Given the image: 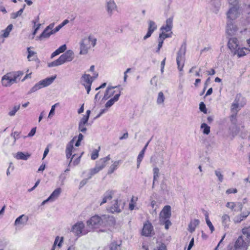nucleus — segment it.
Returning a JSON list of instances; mask_svg holds the SVG:
<instances>
[{"label":"nucleus","mask_w":250,"mask_h":250,"mask_svg":"<svg viewBox=\"0 0 250 250\" xmlns=\"http://www.w3.org/2000/svg\"><path fill=\"white\" fill-rule=\"evenodd\" d=\"M86 125H84L82 123H79V130L81 132L84 133L87 130L86 127L85 126Z\"/></svg>","instance_id":"09e8293b"},{"label":"nucleus","mask_w":250,"mask_h":250,"mask_svg":"<svg viewBox=\"0 0 250 250\" xmlns=\"http://www.w3.org/2000/svg\"><path fill=\"white\" fill-rule=\"evenodd\" d=\"M236 51H237V54L239 57H241L246 55L245 51L242 49H240L239 47L237 48Z\"/></svg>","instance_id":"5fc2aeb1"},{"label":"nucleus","mask_w":250,"mask_h":250,"mask_svg":"<svg viewBox=\"0 0 250 250\" xmlns=\"http://www.w3.org/2000/svg\"><path fill=\"white\" fill-rule=\"evenodd\" d=\"M226 207L231 210H233L235 207V204L234 202H228L226 204Z\"/></svg>","instance_id":"bf43d9fd"},{"label":"nucleus","mask_w":250,"mask_h":250,"mask_svg":"<svg viewBox=\"0 0 250 250\" xmlns=\"http://www.w3.org/2000/svg\"><path fill=\"white\" fill-rule=\"evenodd\" d=\"M74 58V54L71 50L66 51L62 54L57 60L48 63L49 67L59 66L64 63L66 62H71Z\"/></svg>","instance_id":"f03ea898"},{"label":"nucleus","mask_w":250,"mask_h":250,"mask_svg":"<svg viewBox=\"0 0 250 250\" xmlns=\"http://www.w3.org/2000/svg\"><path fill=\"white\" fill-rule=\"evenodd\" d=\"M153 226L150 223L145 224L144 225L142 234L145 236H149L153 230Z\"/></svg>","instance_id":"ddd939ff"},{"label":"nucleus","mask_w":250,"mask_h":250,"mask_svg":"<svg viewBox=\"0 0 250 250\" xmlns=\"http://www.w3.org/2000/svg\"><path fill=\"white\" fill-rule=\"evenodd\" d=\"M137 200V198H135V200H134V197H132L130 202L129 205V208L130 210H132L134 209L135 204H136V201Z\"/></svg>","instance_id":"c03bdc74"},{"label":"nucleus","mask_w":250,"mask_h":250,"mask_svg":"<svg viewBox=\"0 0 250 250\" xmlns=\"http://www.w3.org/2000/svg\"><path fill=\"white\" fill-rule=\"evenodd\" d=\"M28 220V217H26L24 214H22L18 217L14 223L15 226H18L20 225H24L26 223Z\"/></svg>","instance_id":"b1692460"},{"label":"nucleus","mask_w":250,"mask_h":250,"mask_svg":"<svg viewBox=\"0 0 250 250\" xmlns=\"http://www.w3.org/2000/svg\"><path fill=\"white\" fill-rule=\"evenodd\" d=\"M27 52L28 53V55L27 56V59H28V61H30V58L34 56L36 54V53L33 51L30 50V47L27 48Z\"/></svg>","instance_id":"8fccbe9b"},{"label":"nucleus","mask_w":250,"mask_h":250,"mask_svg":"<svg viewBox=\"0 0 250 250\" xmlns=\"http://www.w3.org/2000/svg\"><path fill=\"white\" fill-rule=\"evenodd\" d=\"M121 95V92L120 91L119 93L116 94L113 98H111L109 100H108L105 104L106 108L110 107L116 102L118 101L119 98Z\"/></svg>","instance_id":"aec40b11"},{"label":"nucleus","mask_w":250,"mask_h":250,"mask_svg":"<svg viewBox=\"0 0 250 250\" xmlns=\"http://www.w3.org/2000/svg\"><path fill=\"white\" fill-rule=\"evenodd\" d=\"M199 224V221L198 219H194L191 220L188 226V230L192 233L195 230L196 227L198 226Z\"/></svg>","instance_id":"5701e85b"},{"label":"nucleus","mask_w":250,"mask_h":250,"mask_svg":"<svg viewBox=\"0 0 250 250\" xmlns=\"http://www.w3.org/2000/svg\"><path fill=\"white\" fill-rule=\"evenodd\" d=\"M52 34H53L52 30L48 31L45 28L42 33L40 35V36L38 37L37 38L39 40H42L44 38H48Z\"/></svg>","instance_id":"7c9ffc66"},{"label":"nucleus","mask_w":250,"mask_h":250,"mask_svg":"<svg viewBox=\"0 0 250 250\" xmlns=\"http://www.w3.org/2000/svg\"><path fill=\"white\" fill-rule=\"evenodd\" d=\"M114 193V192L113 190L106 191L104 194L103 201L101 203L100 205H102V204L105 203L107 201V200H111L113 197Z\"/></svg>","instance_id":"6ab92c4d"},{"label":"nucleus","mask_w":250,"mask_h":250,"mask_svg":"<svg viewBox=\"0 0 250 250\" xmlns=\"http://www.w3.org/2000/svg\"><path fill=\"white\" fill-rule=\"evenodd\" d=\"M106 4L107 12L111 16L113 11L117 8L116 5L114 1H107Z\"/></svg>","instance_id":"412c9836"},{"label":"nucleus","mask_w":250,"mask_h":250,"mask_svg":"<svg viewBox=\"0 0 250 250\" xmlns=\"http://www.w3.org/2000/svg\"><path fill=\"white\" fill-rule=\"evenodd\" d=\"M98 151L96 149L94 150L91 154V159L95 160L98 157Z\"/></svg>","instance_id":"4d7b16f0"},{"label":"nucleus","mask_w":250,"mask_h":250,"mask_svg":"<svg viewBox=\"0 0 250 250\" xmlns=\"http://www.w3.org/2000/svg\"><path fill=\"white\" fill-rule=\"evenodd\" d=\"M89 118L87 116H83V117L81 119L79 123H82L84 125H86L87 124V122L88 121Z\"/></svg>","instance_id":"052dcab7"},{"label":"nucleus","mask_w":250,"mask_h":250,"mask_svg":"<svg viewBox=\"0 0 250 250\" xmlns=\"http://www.w3.org/2000/svg\"><path fill=\"white\" fill-rule=\"evenodd\" d=\"M76 137H74L67 145L65 151H68L69 152H72L74 148V144Z\"/></svg>","instance_id":"72a5a7b5"},{"label":"nucleus","mask_w":250,"mask_h":250,"mask_svg":"<svg viewBox=\"0 0 250 250\" xmlns=\"http://www.w3.org/2000/svg\"><path fill=\"white\" fill-rule=\"evenodd\" d=\"M199 108H200V110L201 111H202L204 113H207V108H206V105L204 104L203 102H201L200 104Z\"/></svg>","instance_id":"603ef678"},{"label":"nucleus","mask_w":250,"mask_h":250,"mask_svg":"<svg viewBox=\"0 0 250 250\" xmlns=\"http://www.w3.org/2000/svg\"><path fill=\"white\" fill-rule=\"evenodd\" d=\"M100 170H101L99 168V167L96 166H95L94 168L91 169L89 173L90 175L88 177V179H90L93 175L97 173Z\"/></svg>","instance_id":"a18cd8bd"},{"label":"nucleus","mask_w":250,"mask_h":250,"mask_svg":"<svg viewBox=\"0 0 250 250\" xmlns=\"http://www.w3.org/2000/svg\"><path fill=\"white\" fill-rule=\"evenodd\" d=\"M250 213V211H247L246 212H243L241 214L236 216L234 218V221L236 223H240L242 221L244 220Z\"/></svg>","instance_id":"393cba45"},{"label":"nucleus","mask_w":250,"mask_h":250,"mask_svg":"<svg viewBox=\"0 0 250 250\" xmlns=\"http://www.w3.org/2000/svg\"><path fill=\"white\" fill-rule=\"evenodd\" d=\"M215 175L218 177V180L220 182H222L223 180V175L222 174L221 171L219 170L215 171Z\"/></svg>","instance_id":"de8ad7c7"},{"label":"nucleus","mask_w":250,"mask_h":250,"mask_svg":"<svg viewBox=\"0 0 250 250\" xmlns=\"http://www.w3.org/2000/svg\"><path fill=\"white\" fill-rule=\"evenodd\" d=\"M237 29L238 28L236 25L234 24V21H227L226 32L228 35L230 36H232L234 35L236 31H237Z\"/></svg>","instance_id":"9d476101"},{"label":"nucleus","mask_w":250,"mask_h":250,"mask_svg":"<svg viewBox=\"0 0 250 250\" xmlns=\"http://www.w3.org/2000/svg\"><path fill=\"white\" fill-rule=\"evenodd\" d=\"M83 135L81 133H80L78 135V140L75 144L76 146H80L81 142L83 139Z\"/></svg>","instance_id":"3c124183"},{"label":"nucleus","mask_w":250,"mask_h":250,"mask_svg":"<svg viewBox=\"0 0 250 250\" xmlns=\"http://www.w3.org/2000/svg\"><path fill=\"white\" fill-rule=\"evenodd\" d=\"M36 127H34L33 128L31 131H30V132L28 133V137H32L33 136H34L36 133Z\"/></svg>","instance_id":"774afa93"},{"label":"nucleus","mask_w":250,"mask_h":250,"mask_svg":"<svg viewBox=\"0 0 250 250\" xmlns=\"http://www.w3.org/2000/svg\"><path fill=\"white\" fill-rule=\"evenodd\" d=\"M120 249V245L115 243H112L110 245V250H119Z\"/></svg>","instance_id":"864d4df0"},{"label":"nucleus","mask_w":250,"mask_h":250,"mask_svg":"<svg viewBox=\"0 0 250 250\" xmlns=\"http://www.w3.org/2000/svg\"><path fill=\"white\" fill-rule=\"evenodd\" d=\"M103 216L100 217L97 215L92 216L86 222L87 226L91 229L98 228L103 225Z\"/></svg>","instance_id":"423d86ee"},{"label":"nucleus","mask_w":250,"mask_h":250,"mask_svg":"<svg viewBox=\"0 0 250 250\" xmlns=\"http://www.w3.org/2000/svg\"><path fill=\"white\" fill-rule=\"evenodd\" d=\"M172 22H173V18L170 17L168 18L166 21V24L165 25H163L161 28V30L163 32L165 31L166 32H169L171 31L172 28Z\"/></svg>","instance_id":"4468645a"},{"label":"nucleus","mask_w":250,"mask_h":250,"mask_svg":"<svg viewBox=\"0 0 250 250\" xmlns=\"http://www.w3.org/2000/svg\"><path fill=\"white\" fill-rule=\"evenodd\" d=\"M66 49V46L65 44H63L59 47V48L57 49V50L60 52V53H61L63 52Z\"/></svg>","instance_id":"0e129e2a"},{"label":"nucleus","mask_w":250,"mask_h":250,"mask_svg":"<svg viewBox=\"0 0 250 250\" xmlns=\"http://www.w3.org/2000/svg\"><path fill=\"white\" fill-rule=\"evenodd\" d=\"M84 228V224L83 222H79L73 226L71 231L76 235H80V234L85 235L90 231L88 230H85Z\"/></svg>","instance_id":"0eeeda50"},{"label":"nucleus","mask_w":250,"mask_h":250,"mask_svg":"<svg viewBox=\"0 0 250 250\" xmlns=\"http://www.w3.org/2000/svg\"><path fill=\"white\" fill-rule=\"evenodd\" d=\"M165 96L162 92H160L158 93V96L157 100V103L159 104H163L164 102Z\"/></svg>","instance_id":"79ce46f5"},{"label":"nucleus","mask_w":250,"mask_h":250,"mask_svg":"<svg viewBox=\"0 0 250 250\" xmlns=\"http://www.w3.org/2000/svg\"><path fill=\"white\" fill-rule=\"evenodd\" d=\"M116 87L111 86L108 87L105 91L103 97V100H106L110 97L113 96L115 92V91L113 90Z\"/></svg>","instance_id":"4be33fe9"},{"label":"nucleus","mask_w":250,"mask_h":250,"mask_svg":"<svg viewBox=\"0 0 250 250\" xmlns=\"http://www.w3.org/2000/svg\"><path fill=\"white\" fill-rule=\"evenodd\" d=\"M201 128L203 129L204 134L208 135L210 133V127L206 123H203L201 125Z\"/></svg>","instance_id":"4c0bfd02"},{"label":"nucleus","mask_w":250,"mask_h":250,"mask_svg":"<svg viewBox=\"0 0 250 250\" xmlns=\"http://www.w3.org/2000/svg\"><path fill=\"white\" fill-rule=\"evenodd\" d=\"M30 156L28 153H24L22 152H18L15 157L18 160H27Z\"/></svg>","instance_id":"c85d7f7f"},{"label":"nucleus","mask_w":250,"mask_h":250,"mask_svg":"<svg viewBox=\"0 0 250 250\" xmlns=\"http://www.w3.org/2000/svg\"><path fill=\"white\" fill-rule=\"evenodd\" d=\"M103 219L104 220L103 224L104 226H113L115 224V220L112 216L104 215H103Z\"/></svg>","instance_id":"2eb2a0df"},{"label":"nucleus","mask_w":250,"mask_h":250,"mask_svg":"<svg viewBox=\"0 0 250 250\" xmlns=\"http://www.w3.org/2000/svg\"><path fill=\"white\" fill-rule=\"evenodd\" d=\"M238 7L232 6L227 13V21H233L239 16Z\"/></svg>","instance_id":"1a4fd4ad"},{"label":"nucleus","mask_w":250,"mask_h":250,"mask_svg":"<svg viewBox=\"0 0 250 250\" xmlns=\"http://www.w3.org/2000/svg\"><path fill=\"white\" fill-rule=\"evenodd\" d=\"M93 82V81L89 74H84L81 78V83L86 89L87 94L89 93Z\"/></svg>","instance_id":"6e6552de"},{"label":"nucleus","mask_w":250,"mask_h":250,"mask_svg":"<svg viewBox=\"0 0 250 250\" xmlns=\"http://www.w3.org/2000/svg\"><path fill=\"white\" fill-rule=\"evenodd\" d=\"M19 75H16L14 72H9L2 76L1 78V84L3 86L8 87L13 83H16Z\"/></svg>","instance_id":"20e7f679"},{"label":"nucleus","mask_w":250,"mask_h":250,"mask_svg":"<svg viewBox=\"0 0 250 250\" xmlns=\"http://www.w3.org/2000/svg\"><path fill=\"white\" fill-rule=\"evenodd\" d=\"M81 156L78 157L77 158H76V159H75L73 163H72V164L73 166H77L78 165L80 162V160H81Z\"/></svg>","instance_id":"338daca9"},{"label":"nucleus","mask_w":250,"mask_h":250,"mask_svg":"<svg viewBox=\"0 0 250 250\" xmlns=\"http://www.w3.org/2000/svg\"><path fill=\"white\" fill-rule=\"evenodd\" d=\"M120 161H115L112 165H111L109 168V170L107 172L108 174H111L113 173L114 171L117 169L120 163Z\"/></svg>","instance_id":"473e14b6"},{"label":"nucleus","mask_w":250,"mask_h":250,"mask_svg":"<svg viewBox=\"0 0 250 250\" xmlns=\"http://www.w3.org/2000/svg\"><path fill=\"white\" fill-rule=\"evenodd\" d=\"M11 136H12L14 139V143L16 142V141L17 139L20 137V132L17 131H15L13 133H12L11 134Z\"/></svg>","instance_id":"6e6d98bb"},{"label":"nucleus","mask_w":250,"mask_h":250,"mask_svg":"<svg viewBox=\"0 0 250 250\" xmlns=\"http://www.w3.org/2000/svg\"><path fill=\"white\" fill-rule=\"evenodd\" d=\"M230 219L229 217L227 214H224L222 217V222L223 225L226 227L228 225V223L229 222Z\"/></svg>","instance_id":"ea45409f"},{"label":"nucleus","mask_w":250,"mask_h":250,"mask_svg":"<svg viewBox=\"0 0 250 250\" xmlns=\"http://www.w3.org/2000/svg\"><path fill=\"white\" fill-rule=\"evenodd\" d=\"M58 104H55L54 105H52V107H51V109L50 111V112L49 113V115H48V117L50 118L52 116L54 115V111H55V106Z\"/></svg>","instance_id":"13d9d810"},{"label":"nucleus","mask_w":250,"mask_h":250,"mask_svg":"<svg viewBox=\"0 0 250 250\" xmlns=\"http://www.w3.org/2000/svg\"><path fill=\"white\" fill-rule=\"evenodd\" d=\"M90 48V46L85 45L83 42H81L80 43V54L85 55L88 52V49Z\"/></svg>","instance_id":"2f4dec72"},{"label":"nucleus","mask_w":250,"mask_h":250,"mask_svg":"<svg viewBox=\"0 0 250 250\" xmlns=\"http://www.w3.org/2000/svg\"><path fill=\"white\" fill-rule=\"evenodd\" d=\"M106 165V163L102 159H101L97 162L96 166L102 170L105 167Z\"/></svg>","instance_id":"a19ab883"},{"label":"nucleus","mask_w":250,"mask_h":250,"mask_svg":"<svg viewBox=\"0 0 250 250\" xmlns=\"http://www.w3.org/2000/svg\"><path fill=\"white\" fill-rule=\"evenodd\" d=\"M228 46L231 51H234L236 54V50L239 47V42L237 38H230L228 42Z\"/></svg>","instance_id":"f8f14e48"},{"label":"nucleus","mask_w":250,"mask_h":250,"mask_svg":"<svg viewBox=\"0 0 250 250\" xmlns=\"http://www.w3.org/2000/svg\"><path fill=\"white\" fill-rule=\"evenodd\" d=\"M232 114L230 116V120L232 124L236 125L237 123L236 116L237 113L231 112Z\"/></svg>","instance_id":"49530a36"},{"label":"nucleus","mask_w":250,"mask_h":250,"mask_svg":"<svg viewBox=\"0 0 250 250\" xmlns=\"http://www.w3.org/2000/svg\"><path fill=\"white\" fill-rule=\"evenodd\" d=\"M56 78V75H55L51 77L46 78L43 80H41V81L45 87L52 84Z\"/></svg>","instance_id":"c756f323"},{"label":"nucleus","mask_w":250,"mask_h":250,"mask_svg":"<svg viewBox=\"0 0 250 250\" xmlns=\"http://www.w3.org/2000/svg\"><path fill=\"white\" fill-rule=\"evenodd\" d=\"M186 50V43L184 42L177 53L176 63L178 65V69L180 71H182L184 66Z\"/></svg>","instance_id":"7ed1b4c3"},{"label":"nucleus","mask_w":250,"mask_h":250,"mask_svg":"<svg viewBox=\"0 0 250 250\" xmlns=\"http://www.w3.org/2000/svg\"><path fill=\"white\" fill-rule=\"evenodd\" d=\"M243 236H239L234 247L229 246V250H247L250 242V226L242 229Z\"/></svg>","instance_id":"f257e3e1"},{"label":"nucleus","mask_w":250,"mask_h":250,"mask_svg":"<svg viewBox=\"0 0 250 250\" xmlns=\"http://www.w3.org/2000/svg\"><path fill=\"white\" fill-rule=\"evenodd\" d=\"M62 192L61 188H57L54 190L51 194L49 197V199H51V201H54L57 199Z\"/></svg>","instance_id":"cd10ccee"},{"label":"nucleus","mask_w":250,"mask_h":250,"mask_svg":"<svg viewBox=\"0 0 250 250\" xmlns=\"http://www.w3.org/2000/svg\"><path fill=\"white\" fill-rule=\"evenodd\" d=\"M245 104L244 98L240 94H237L230 107L231 112L238 113Z\"/></svg>","instance_id":"39448f33"},{"label":"nucleus","mask_w":250,"mask_h":250,"mask_svg":"<svg viewBox=\"0 0 250 250\" xmlns=\"http://www.w3.org/2000/svg\"><path fill=\"white\" fill-rule=\"evenodd\" d=\"M160 222L161 225H165V228L166 229H168L169 227L171 225L169 218H166V216L161 214H160Z\"/></svg>","instance_id":"f3484780"},{"label":"nucleus","mask_w":250,"mask_h":250,"mask_svg":"<svg viewBox=\"0 0 250 250\" xmlns=\"http://www.w3.org/2000/svg\"><path fill=\"white\" fill-rule=\"evenodd\" d=\"M160 214L166 216V218H170L171 215L170 206L168 205L165 206Z\"/></svg>","instance_id":"bb28decb"},{"label":"nucleus","mask_w":250,"mask_h":250,"mask_svg":"<svg viewBox=\"0 0 250 250\" xmlns=\"http://www.w3.org/2000/svg\"><path fill=\"white\" fill-rule=\"evenodd\" d=\"M151 140V139L146 144L145 146H144L143 149L141 151V152H140L138 156L137 161V168H139V167H140L141 162L142 161L143 158L144 156V154H145L146 149Z\"/></svg>","instance_id":"dca6fc26"},{"label":"nucleus","mask_w":250,"mask_h":250,"mask_svg":"<svg viewBox=\"0 0 250 250\" xmlns=\"http://www.w3.org/2000/svg\"><path fill=\"white\" fill-rule=\"evenodd\" d=\"M154 250H167L166 246L164 244H162L160 246L156 248Z\"/></svg>","instance_id":"69168bd1"},{"label":"nucleus","mask_w":250,"mask_h":250,"mask_svg":"<svg viewBox=\"0 0 250 250\" xmlns=\"http://www.w3.org/2000/svg\"><path fill=\"white\" fill-rule=\"evenodd\" d=\"M12 28H13L12 24H9L7 27V28L5 29H4V30L2 31L3 32V34H2V36L4 38L8 37L9 35V33H10V31L12 29Z\"/></svg>","instance_id":"e433bc0d"},{"label":"nucleus","mask_w":250,"mask_h":250,"mask_svg":"<svg viewBox=\"0 0 250 250\" xmlns=\"http://www.w3.org/2000/svg\"><path fill=\"white\" fill-rule=\"evenodd\" d=\"M90 36H89L87 38H84L82 40V42H83L85 45L87 46H90Z\"/></svg>","instance_id":"680f3d73"},{"label":"nucleus","mask_w":250,"mask_h":250,"mask_svg":"<svg viewBox=\"0 0 250 250\" xmlns=\"http://www.w3.org/2000/svg\"><path fill=\"white\" fill-rule=\"evenodd\" d=\"M45 87L44 85L43 84V83H42V81H40L37 83H36L28 91V94H30L32 93L35 92L37 91V90L42 89V88Z\"/></svg>","instance_id":"a878e982"},{"label":"nucleus","mask_w":250,"mask_h":250,"mask_svg":"<svg viewBox=\"0 0 250 250\" xmlns=\"http://www.w3.org/2000/svg\"><path fill=\"white\" fill-rule=\"evenodd\" d=\"M23 13V9H20L18 12L12 13L11 14V18L16 19L18 17L20 16Z\"/></svg>","instance_id":"37998d69"},{"label":"nucleus","mask_w":250,"mask_h":250,"mask_svg":"<svg viewBox=\"0 0 250 250\" xmlns=\"http://www.w3.org/2000/svg\"><path fill=\"white\" fill-rule=\"evenodd\" d=\"M20 108V104L14 105L12 108L9 109L8 115L11 117L15 116L16 112L19 110Z\"/></svg>","instance_id":"f704fd0d"},{"label":"nucleus","mask_w":250,"mask_h":250,"mask_svg":"<svg viewBox=\"0 0 250 250\" xmlns=\"http://www.w3.org/2000/svg\"><path fill=\"white\" fill-rule=\"evenodd\" d=\"M148 31L144 37V40H146L147 38H149L153 32L157 29V25L155 22L152 21H148Z\"/></svg>","instance_id":"9b49d317"},{"label":"nucleus","mask_w":250,"mask_h":250,"mask_svg":"<svg viewBox=\"0 0 250 250\" xmlns=\"http://www.w3.org/2000/svg\"><path fill=\"white\" fill-rule=\"evenodd\" d=\"M237 192V189L236 188H229L226 190V193L228 194L230 193H236Z\"/></svg>","instance_id":"e2e57ef3"},{"label":"nucleus","mask_w":250,"mask_h":250,"mask_svg":"<svg viewBox=\"0 0 250 250\" xmlns=\"http://www.w3.org/2000/svg\"><path fill=\"white\" fill-rule=\"evenodd\" d=\"M123 208V206H122L121 208H120V205L119 204V202L118 200H116L114 201V204L113 205L110 207L109 210L110 211L112 212H121L122 211V209Z\"/></svg>","instance_id":"a211bd4d"},{"label":"nucleus","mask_w":250,"mask_h":250,"mask_svg":"<svg viewBox=\"0 0 250 250\" xmlns=\"http://www.w3.org/2000/svg\"><path fill=\"white\" fill-rule=\"evenodd\" d=\"M205 217H206V223H207L208 226V227L209 228V229L211 230V232H212L214 230V227L212 225L211 222L210 221V220L208 219V214L207 212H206V213H205Z\"/></svg>","instance_id":"58836bf2"},{"label":"nucleus","mask_w":250,"mask_h":250,"mask_svg":"<svg viewBox=\"0 0 250 250\" xmlns=\"http://www.w3.org/2000/svg\"><path fill=\"white\" fill-rule=\"evenodd\" d=\"M153 188L154 185V182L156 180H157V178L159 177V169L157 167H155L153 169Z\"/></svg>","instance_id":"c9c22d12"}]
</instances>
